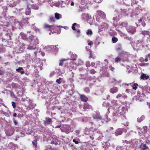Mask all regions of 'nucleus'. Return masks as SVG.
<instances>
[{"mask_svg":"<svg viewBox=\"0 0 150 150\" xmlns=\"http://www.w3.org/2000/svg\"><path fill=\"white\" fill-rule=\"evenodd\" d=\"M125 108L124 106H120L118 108V112L115 111L113 113V116L116 117H121L123 119H125Z\"/></svg>","mask_w":150,"mask_h":150,"instance_id":"1","label":"nucleus"},{"mask_svg":"<svg viewBox=\"0 0 150 150\" xmlns=\"http://www.w3.org/2000/svg\"><path fill=\"white\" fill-rule=\"evenodd\" d=\"M62 128H60L61 131L67 134L70 132H72L73 131V128L68 125H63Z\"/></svg>","mask_w":150,"mask_h":150,"instance_id":"2","label":"nucleus"},{"mask_svg":"<svg viewBox=\"0 0 150 150\" xmlns=\"http://www.w3.org/2000/svg\"><path fill=\"white\" fill-rule=\"evenodd\" d=\"M33 36H30L28 38V40L29 41L32 42L29 45H28V47H27V49L30 50H34L36 47V43H33V44H32V43L33 42H34V40L33 39Z\"/></svg>","mask_w":150,"mask_h":150,"instance_id":"3","label":"nucleus"},{"mask_svg":"<svg viewBox=\"0 0 150 150\" xmlns=\"http://www.w3.org/2000/svg\"><path fill=\"white\" fill-rule=\"evenodd\" d=\"M138 140L136 139H135L132 140H131V141H128L127 140L123 141V142H125L126 144H129L130 145L134 147H137V145L138 142Z\"/></svg>","mask_w":150,"mask_h":150,"instance_id":"4","label":"nucleus"},{"mask_svg":"<svg viewBox=\"0 0 150 150\" xmlns=\"http://www.w3.org/2000/svg\"><path fill=\"white\" fill-rule=\"evenodd\" d=\"M123 132H126V129L124 128H119L116 131L115 134L116 136H118L122 134Z\"/></svg>","mask_w":150,"mask_h":150,"instance_id":"5","label":"nucleus"},{"mask_svg":"<svg viewBox=\"0 0 150 150\" xmlns=\"http://www.w3.org/2000/svg\"><path fill=\"white\" fill-rule=\"evenodd\" d=\"M93 117L94 119H96V121L99 120H102L103 119L100 116L99 113L95 112L93 114Z\"/></svg>","mask_w":150,"mask_h":150,"instance_id":"6","label":"nucleus"},{"mask_svg":"<svg viewBox=\"0 0 150 150\" xmlns=\"http://www.w3.org/2000/svg\"><path fill=\"white\" fill-rule=\"evenodd\" d=\"M117 50L118 52V55L119 57H123L124 55L125 54L126 52L122 50V48L120 47L117 49Z\"/></svg>","mask_w":150,"mask_h":150,"instance_id":"7","label":"nucleus"},{"mask_svg":"<svg viewBox=\"0 0 150 150\" xmlns=\"http://www.w3.org/2000/svg\"><path fill=\"white\" fill-rule=\"evenodd\" d=\"M135 43L137 44L140 43L142 45V47H144V46L146 45L144 40V37H143L142 39L140 40H138L135 42Z\"/></svg>","mask_w":150,"mask_h":150,"instance_id":"8","label":"nucleus"},{"mask_svg":"<svg viewBox=\"0 0 150 150\" xmlns=\"http://www.w3.org/2000/svg\"><path fill=\"white\" fill-rule=\"evenodd\" d=\"M114 13L116 14V15H115V16L113 18V20L114 21V23L117 22L120 19L119 15L118 14V12L117 11H114Z\"/></svg>","mask_w":150,"mask_h":150,"instance_id":"9","label":"nucleus"},{"mask_svg":"<svg viewBox=\"0 0 150 150\" xmlns=\"http://www.w3.org/2000/svg\"><path fill=\"white\" fill-rule=\"evenodd\" d=\"M44 123L45 126H47L52 123V120L49 117L46 118L45 120L44 121Z\"/></svg>","mask_w":150,"mask_h":150,"instance_id":"10","label":"nucleus"},{"mask_svg":"<svg viewBox=\"0 0 150 150\" xmlns=\"http://www.w3.org/2000/svg\"><path fill=\"white\" fill-rule=\"evenodd\" d=\"M82 19L85 21H87L91 19V17L89 15L85 13L82 14Z\"/></svg>","mask_w":150,"mask_h":150,"instance_id":"11","label":"nucleus"},{"mask_svg":"<svg viewBox=\"0 0 150 150\" xmlns=\"http://www.w3.org/2000/svg\"><path fill=\"white\" fill-rule=\"evenodd\" d=\"M14 24L16 28L21 29L23 27L22 23L19 21H15L14 22Z\"/></svg>","mask_w":150,"mask_h":150,"instance_id":"12","label":"nucleus"},{"mask_svg":"<svg viewBox=\"0 0 150 150\" xmlns=\"http://www.w3.org/2000/svg\"><path fill=\"white\" fill-rule=\"evenodd\" d=\"M14 132V129L13 128H11L10 129H9L8 130L6 131V135L8 136H11L12 135Z\"/></svg>","mask_w":150,"mask_h":150,"instance_id":"13","label":"nucleus"},{"mask_svg":"<svg viewBox=\"0 0 150 150\" xmlns=\"http://www.w3.org/2000/svg\"><path fill=\"white\" fill-rule=\"evenodd\" d=\"M69 54L71 56V58L70 59L72 60H75L76 58L77 57V55L75 54H73V52H69Z\"/></svg>","mask_w":150,"mask_h":150,"instance_id":"14","label":"nucleus"},{"mask_svg":"<svg viewBox=\"0 0 150 150\" xmlns=\"http://www.w3.org/2000/svg\"><path fill=\"white\" fill-rule=\"evenodd\" d=\"M108 24L105 23H103L100 27V28L102 30H105L108 28Z\"/></svg>","mask_w":150,"mask_h":150,"instance_id":"15","label":"nucleus"},{"mask_svg":"<svg viewBox=\"0 0 150 150\" xmlns=\"http://www.w3.org/2000/svg\"><path fill=\"white\" fill-rule=\"evenodd\" d=\"M118 91V88L117 87H114L111 88L110 90V92L112 93H116Z\"/></svg>","mask_w":150,"mask_h":150,"instance_id":"16","label":"nucleus"},{"mask_svg":"<svg viewBox=\"0 0 150 150\" xmlns=\"http://www.w3.org/2000/svg\"><path fill=\"white\" fill-rule=\"evenodd\" d=\"M149 57V54L146 55V56L145 59H144L143 57H141L139 59V61L140 62H147L148 61V58Z\"/></svg>","mask_w":150,"mask_h":150,"instance_id":"17","label":"nucleus"},{"mask_svg":"<svg viewBox=\"0 0 150 150\" xmlns=\"http://www.w3.org/2000/svg\"><path fill=\"white\" fill-rule=\"evenodd\" d=\"M140 147L142 150H149L148 146L145 144H142Z\"/></svg>","mask_w":150,"mask_h":150,"instance_id":"18","label":"nucleus"},{"mask_svg":"<svg viewBox=\"0 0 150 150\" xmlns=\"http://www.w3.org/2000/svg\"><path fill=\"white\" fill-rule=\"evenodd\" d=\"M149 78V76L148 75H146L145 74L143 73L142 74L140 78L144 80H146L148 79Z\"/></svg>","mask_w":150,"mask_h":150,"instance_id":"19","label":"nucleus"},{"mask_svg":"<svg viewBox=\"0 0 150 150\" xmlns=\"http://www.w3.org/2000/svg\"><path fill=\"white\" fill-rule=\"evenodd\" d=\"M80 97L82 101L84 102H86L88 100L87 97L85 95H80Z\"/></svg>","mask_w":150,"mask_h":150,"instance_id":"20","label":"nucleus"},{"mask_svg":"<svg viewBox=\"0 0 150 150\" xmlns=\"http://www.w3.org/2000/svg\"><path fill=\"white\" fill-rule=\"evenodd\" d=\"M50 48L53 51L57 52L58 51V49L56 46L51 45L50 46Z\"/></svg>","mask_w":150,"mask_h":150,"instance_id":"21","label":"nucleus"},{"mask_svg":"<svg viewBox=\"0 0 150 150\" xmlns=\"http://www.w3.org/2000/svg\"><path fill=\"white\" fill-rule=\"evenodd\" d=\"M99 14L100 17L103 19H104L105 18L106 15L105 13L103 12L100 11L99 12Z\"/></svg>","mask_w":150,"mask_h":150,"instance_id":"22","label":"nucleus"},{"mask_svg":"<svg viewBox=\"0 0 150 150\" xmlns=\"http://www.w3.org/2000/svg\"><path fill=\"white\" fill-rule=\"evenodd\" d=\"M142 34L144 35H150V32L147 30H142L141 32Z\"/></svg>","mask_w":150,"mask_h":150,"instance_id":"23","label":"nucleus"},{"mask_svg":"<svg viewBox=\"0 0 150 150\" xmlns=\"http://www.w3.org/2000/svg\"><path fill=\"white\" fill-rule=\"evenodd\" d=\"M17 4V2L13 1H11L9 2V5L11 7H13L16 6Z\"/></svg>","mask_w":150,"mask_h":150,"instance_id":"24","label":"nucleus"},{"mask_svg":"<svg viewBox=\"0 0 150 150\" xmlns=\"http://www.w3.org/2000/svg\"><path fill=\"white\" fill-rule=\"evenodd\" d=\"M54 15L55 18L57 20H58L62 18V16L58 13H55Z\"/></svg>","mask_w":150,"mask_h":150,"instance_id":"25","label":"nucleus"},{"mask_svg":"<svg viewBox=\"0 0 150 150\" xmlns=\"http://www.w3.org/2000/svg\"><path fill=\"white\" fill-rule=\"evenodd\" d=\"M143 18H144L145 21L148 20L150 21V16H149L147 14H144L143 16Z\"/></svg>","mask_w":150,"mask_h":150,"instance_id":"26","label":"nucleus"},{"mask_svg":"<svg viewBox=\"0 0 150 150\" xmlns=\"http://www.w3.org/2000/svg\"><path fill=\"white\" fill-rule=\"evenodd\" d=\"M23 70L22 67H19L18 69H16V71L18 72L20 71L21 74H23L24 73V71H22V70Z\"/></svg>","mask_w":150,"mask_h":150,"instance_id":"27","label":"nucleus"},{"mask_svg":"<svg viewBox=\"0 0 150 150\" xmlns=\"http://www.w3.org/2000/svg\"><path fill=\"white\" fill-rule=\"evenodd\" d=\"M20 35L23 39L24 40H26L27 39V36L25 34L23 33H21Z\"/></svg>","mask_w":150,"mask_h":150,"instance_id":"28","label":"nucleus"},{"mask_svg":"<svg viewBox=\"0 0 150 150\" xmlns=\"http://www.w3.org/2000/svg\"><path fill=\"white\" fill-rule=\"evenodd\" d=\"M145 119V117L144 116H142L140 117H138L137 119V121L139 122H140L142 121Z\"/></svg>","mask_w":150,"mask_h":150,"instance_id":"29","label":"nucleus"},{"mask_svg":"<svg viewBox=\"0 0 150 150\" xmlns=\"http://www.w3.org/2000/svg\"><path fill=\"white\" fill-rule=\"evenodd\" d=\"M52 26V25H49L47 24H45L44 25V28H47L50 31V29Z\"/></svg>","mask_w":150,"mask_h":150,"instance_id":"30","label":"nucleus"},{"mask_svg":"<svg viewBox=\"0 0 150 150\" xmlns=\"http://www.w3.org/2000/svg\"><path fill=\"white\" fill-rule=\"evenodd\" d=\"M30 9L29 8H27L26 10L25 11V14L26 15H29L30 13Z\"/></svg>","mask_w":150,"mask_h":150,"instance_id":"31","label":"nucleus"},{"mask_svg":"<svg viewBox=\"0 0 150 150\" xmlns=\"http://www.w3.org/2000/svg\"><path fill=\"white\" fill-rule=\"evenodd\" d=\"M32 143L35 148H36L37 147V140L36 139L33 141L32 142Z\"/></svg>","mask_w":150,"mask_h":150,"instance_id":"32","label":"nucleus"},{"mask_svg":"<svg viewBox=\"0 0 150 150\" xmlns=\"http://www.w3.org/2000/svg\"><path fill=\"white\" fill-rule=\"evenodd\" d=\"M121 60L120 57H116L115 62H120Z\"/></svg>","mask_w":150,"mask_h":150,"instance_id":"33","label":"nucleus"},{"mask_svg":"<svg viewBox=\"0 0 150 150\" xmlns=\"http://www.w3.org/2000/svg\"><path fill=\"white\" fill-rule=\"evenodd\" d=\"M111 103L113 105H115V106H118V104L116 103V101L115 100H112L111 101Z\"/></svg>","mask_w":150,"mask_h":150,"instance_id":"34","label":"nucleus"},{"mask_svg":"<svg viewBox=\"0 0 150 150\" xmlns=\"http://www.w3.org/2000/svg\"><path fill=\"white\" fill-rule=\"evenodd\" d=\"M139 23H141V24L144 27L146 25V23L143 20L140 19L139 21Z\"/></svg>","mask_w":150,"mask_h":150,"instance_id":"35","label":"nucleus"},{"mask_svg":"<svg viewBox=\"0 0 150 150\" xmlns=\"http://www.w3.org/2000/svg\"><path fill=\"white\" fill-rule=\"evenodd\" d=\"M112 40L113 42L115 43L118 41V39L115 37H113L112 38Z\"/></svg>","mask_w":150,"mask_h":150,"instance_id":"36","label":"nucleus"},{"mask_svg":"<svg viewBox=\"0 0 150 150\" xmlns=\"http://www.w3.org/2000/svg\"><path fill=\"white\" fill-rule=\"evenodd\" d=\"M85 107L88 109H92V106L90 105L87 104H85Z\"/></svg>","mask_w":150,"mask_h":150,"instance_id":"37","label":"nucleus"},{"mask_svg":"<svg viewBox=\"0 0 150 150\" xmlns=\"http://www.w3.org/2000/svg\"><path fill=\"white\" fill-rule=\"evenodd\" d=\"M45 150H57V149H54V148L52 149V147L50 146H49L47 147V148L45 149Z\"/></svg>","mask_w":150,"mask_h":150,"instance_id":"38","label":"nucleus"},{"mask_svg":"<svg viewBox=\"0 0 150 150\" xmlns=\"http://www.w3.org/2000/svg\"><path fill=\"white\" fill-rule=\"evenodd\" d=\"M138 85L137 83H134L132 86V88L134 90H136L137 88Z\"/></svg>","mask_w":150,"mask_h":150,"instance_id":"39","label":"nucleus"},{"mask_svg":"<svg viewBox=\"0 0 150 150\" xmlns=\"http://www.w3.org/2000/svg\"><path fill=\"white\" fill-rule=\"evenodd\" d=\"M120 25L123 26H127L128 24L127 23L122 22L120 23Z\"/></svg>","mask_w":150,"mask_h":150,"instance_id":"40","label":"nucleus"},{"mask_svg":"<svg viewBox=\"0 0 150 150\" xmlns=\"http://www.w3.org/2000/svg\"><path fill=\"white\" fill-rule=\"evenodd\" d=\"M32 7L33 9H38L39 8L38 7L36 4H33L32 6Z\"/></svg>","mask_w":150,"mask_h":150,"instance_id":"41","label":"nucleus"},{"mask_svg":"<svg viewBox=\"0 0 150 150\" xmlns=\"http://www.w3.org/2000/svg\"><path fill=\"white\" fill-rule=\"evenodd\" d=\"M86 34L88 35H91L92 34V32L91 30H88L86 32Z\"/></svg>","mask_w":150,"mask_h":150,"instance_id":"42","label":"nucleus"},{"mask_svg":"<svg viewBox=\"0 0 150 150\" xmlns=\"http://www.w3.org/2000/svg\"><path fill=\"white\" fill-rule=\"evenodd\" d=\"M141 130L143 133H145L147 132L146 127H144L143 129H141Z\"/></svg>","mask_w":150,"mask_h":150,"instance_id":"43","label":"nucleus"},{"mask_svg":"<svg viewBox=\"0 0 150 150\" xmlns=\"http://www.w3.org/2000/svg\"><path fill=\"white\" fill-rule=\"evenodd\" d=\"M84 91L85 92H86L87 93H89L90 92V89L89 88L86 87L84 89Z\"/></svg>","mask_w":150,"mask_h":150,"instance_id":"44","label":"nucleus"},{"mask_svg":"<svg viewBox=\"0 0 150 150\" xmlns=\"http://www.w3.org/2000/svg\"><path fill=\"white\" fill-rule=\"evenodd\" d=\"M50 21L51 22H54L55 21V18L53 17L50 16Z\"/></svg>","mask_w":150,"mask_h":150,"instance_id":"45","label":"nucleus"},{"mask_svg":"<svg viewBox=\"0 0 150 150\" xmlns=\"http://www.w3.org/2000/svg\"><path fill=\"white\" fill-rule=\"evenodd\" d=\"M148 64L147 63H139V65L140 66H145L146 65H148Z\"/></svg>","mask_w":150,"mask_h":150,"instance_id":"46","label":"nucleus"},{"mask_svg":"<svg viewBox=\"0 0 150 150\" xmlns=\"http://www.w3.org/2000/svg\"><path fill=\"white\" fill-rule=\"evenodd\" d=\"M109 104L108 103H106L105 102H103L102 104V105L104 107H108V105Z\"/></svg>","mask_w":150,"mask_h":150,"instance_id":"47","label":"nucleus"},{"mask_svg":"<svg viewBox=\"0 0 150 150\" xmlns=\"http://www.w3.org/2000/svg\"><path fill=\"white\" fill-rule=\"evenodd\" d=\"M86 67H88L90 66V62H89L87 61V62H86Z\"/></svg>","mask_w":150,"mask_h":150,"instance_id":"48","label":"nucleus"},{"mask_svg":"<svg viewBox=\"0 0 150 150\" xmlns=\"http://www.w3.org/2000/svg\"><path fill=\"white\" fill-rule=\"evenodd\" d=\"M78 63H77V64H78V65H81L82 63V62L81 61V59H79L78 60Z\"/></svg>","mask_w":150,"mask_h":150,"instance_id":"49","label":"nucleus"},{"mask_svg":"<svg viewBox=\"0 0 150 150\" xmlns=\"http://www.w3.org/2000/svg\"><path fill=\"white\" fill-rule=\"evenodd\" d=\"M90 72L91 74H93L95 73L96 72V71H95V70L94 69H92L90 70Z\"/></svg>","mask_w":150,"mask_h":150,"instance_id":"50","label":"nucleus"},{"mask_svg":"<svg viewBox=\"0 0 150 150\" xmlns=\"http://www.w3.org/2000/svg\"><path fill=\"white\" fill-rule=\"evenodd\" d=\"M93 1L97 3H100L101 1V0H93Z\"/></svg>","mask_w":150,"mask_h":150,"instance_id":"51","label":"nucleus"},{"mask_svg":"<svg viewBox=\"0 0 150 150\" xmlns=\"http://www.w3.org/2000/svg\"><path fill=\"white\" fill-rule=\"evenodd\" d=\"M122 96V94L119 93L117 95V96H116V98H120L121 96Z\"/></svg>","mask_w":150,"mask_h":150,"instance_id":"52","label":"nucleus"},{"mask_svg":"<svg viewBox=\"0 0 150 150\" xmlns=\"http://www.w3.org/2000/svg\"><path fill=\"white\" fill-rule=\"evenodd\" d=\"M146 41L147 43L150 42V35H149V36L147 38Z\"/></svg>","mask_w":150,"mask_h":150,"instance_id":"53","label":"nucleus"},{"mask_svg":"<svg viewBox=\"0 0 150 150\" xmlns=\"http://www.w3.org/2000/svg\"><path fill=\"white\" fill-rule=\"evenodd\" d=\"M13 122H14L15 125H17L18 124V122L15 119V118H13Z\"/></svg>","mask_w":150,"mask_h":150,"instance_id":"54","label":"nucleus"},{"mask_svg":"<svg viewBox=\"0 0 150 150\" xmlns=\"http://www.w3.org/2000/svg\"><path fill=\"white\" fill-rule=\"evenodd\" d=\"M12 106L13 108H15L16 107V104L14 102H12Z\"/></svg>","mask_w":150,"mask_h":150,"instance_id":"55","label":"nucleus"},{"mask_svg":"<svg viewBox=\"0 0 150 150\" xmlns=\"http://www.w3.org/2000/svg\"><path fill=\"white\" fill-rule=\"evenodd\" d=\"M73 141L76 144H78L79 143V142L78 141H76V139H73Z\"/></svg>","mask_w":150,"mask_h":150,"instance_id":"56","label":"nucleus"},{"mask_svg":"<svg viewBox=\"0 0 150 150\" xmlns=\"http://www.w3.org/2000/svg\"><path fill=\"white\" fill-rule=\"evenodd\" d=\"M56 82L58 83V84H60L61 83V82L59 79H57L56 80Z\"/></svg>","mask_w":150,"mask_h":150,"instance_id":"57","label":"nucleus"},{"mask_svg":"<svg viewBox=\"0 0 150 150\" xmlns=\"http://www.w3.org/2000/svg\"><path fill=\"white\" fill-rule=\"evenodd\" d=\"M9 34H8V33H6V36H8L9 38V39H8V40H11V36L9 35Z\"/></svg>","mask_w":150,"mask_h":150,"instance_id":"58","label":"nucleus"},{"mask_svg":"<svg viewBox=\"0 0 150 150\" xmlns=\"http://www.w3.org/2000/svg\"><path fill=\"white\" fill-rule=\"evenodd\" d=\"M79 7H80V9H79V11H84V9L83 8H81L80 7V6Z\"/></svg>","mask_w":150,"mask_h":150,"instance_id":"59","label":"nucleus"},{"mask_svg":"<svg viewBox=\"0 0 150 150\" xmlns=\"http://www.w3.org/2000/svg\"><path fill=\"white\" fill-rule=\"evenodd\" d=\"M62 127V125H57L55 127V128H60V127Z\"/></svg>","mask_w":150,"mask_h":150,"instance_id":"60","label":"nucleus"},{"mask_svg":"<svg viewBox=\"0 0 150 150\" xmlns=\"http://www.w3.org/2000/svg\"><path fill=\"white\" fill-rule=\"evenodd\" d=\"M85 3V1L84 0H82L81 1V4H83Z\"/></svg>","mask_w":150,"mask_h":150,"instance_id":"61","label":"nucleus"},{"mask_svg":"<svg viewBox=\"0 0 150 150\" xmlns=\"http://www.w3.org/2000/svg\"><path fill=\"white\" fill-rule=\"evenodd\" d=\"M71 28H72V30H76V28H75V27H74V26L73 25H72V26L71 27Z\"/></svg>","mask_w":150,"mask_h":150,"instance_id":"62","label":"nucleus"},{"mask_svg":"<svg viewBox=\"0 0 150 150\" xmlns=\"http://www.w3.org/2000/svg\"><path fill=\"white\" fill-rule=\"evenodd\" d=\"M121 148V147L120 146L117 147H116V149H117V150H120Z\"/></svg>","mask_w":150,"mask_h":150,"instance_id":"63","label":"nucleus"},{"mask_svg":"<svg viewBox=\"0 0 150 150\" xmlns=\"http://www.w3.org/2000/svg\"><path fill=\"white\" fill-rule=\"evenodd\" d=\"M63 64V62L62 61H61L59 63V65L60 66H62Z\"/></svg>","mask_w":150,"mask_h":150,"instance_id":"64","label":"nucleus"}]
</instances>
